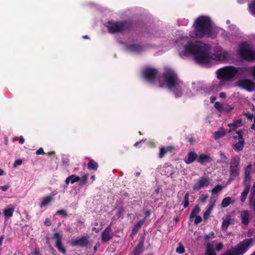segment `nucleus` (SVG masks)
I'll return each mask as SVG.
<instances>
[{
    "label": "nucleus",
    "instance_id": "a18cd8bd",
    "mask_svg": "<svg viewBox=\"0 0 255 255\" xmlns=\"http://www.w3.org/2000/svg\"><path fill=\"white\" fill-rule=\"evenodd\" d=\"M223 255H237V254L236 252H235L234 249H232V250L226 251Z\"/></svg>",
    "mask_w": 255,
    "mask_h": 255
},
{
    "label": "nucleus",
    "instance_id": "4468645a",
    "mask_svg": "<svg viewBox=\"0 0 255 255\" xmlns=\"http://www.w3.org/2000/svg\"><path fill=\"white\" fill-rule=\"evenodd\" d=\"M251 218V215L250 214L249 211L247 210L242 211L240 212V219L242 223L246 225H248Z\"/></svg>",
    "mask_w": 255,
    "mask_h": 255
},
{
    "label": "nucleus",
    "instance_id": "c9c22d12",
    "mask_svg": "<svg viewBox=\"0 0 255 255\" xmlns=\"http://www.w3.org/2000/svg\"><path fill=\"white\" fill-rule=\"evenodd\" d=\"M200 210V208L198 206L195 207L192 211L190 217L192 218L195 217L199 213Z\"/></svg>",
    "mask_w": 255,
    "mask_h": 255
},
{
    "label": "nucleus",
    "instance_id": "9d476101",
    "mask_svg": "<svg viewBox=\"0 0 255 255\" xmlns=\"http://www.w3.org/2000/svg\"><path fill=\"white\" fill-rule=\"evenodd\" d=\"M238 85L249 91H252L255 89V83L246 78L239 79L238 81Z\"/></svg>",
    "mask_w": 255,
    "mask_h": 255
},
{
    "label": "nucleus",
    "instance_id": "4be33fe9",
    "mask_svg": "<svg viewBox=\"0 0 255 255\" xmlns=\"http://www.w3.org/2000/svg\"><path fill=\"white\" fill-rule=\"evenodd\" d=\"M231 217L229 215H227L225 216L224 219H223L222 224V229L224 231H226L228 227L231 223Z\"/></svg>",
    "mask_w": 255,
    "mask_h": 255
},
{
    "label": "nucleus",
    "instance_id": "3c124183",
    "mask_svg": "<svg viewBox=\"0 0 255 255\" xmlns=\"http://www.w3.org/2000/svg\"><path fill=\"white\" fill-rule=\"evenodd\" d=\"M80 178L81 179L80 181H81L83 183H85L88 179V175L87 174H85Z\"/></svg>",
    "mask_w": 255,
    "mask_h": 255
},
{
    "label": "nucleus",
    "instance_id": "2eb2a0df",
    "mask_svg": "<svg viewBox=\"0 0 255 255\" xmlns=\"http://www.w3.org/2000/svg\"><path fill=\"white\" fill-rule=\"evenodd\" d=\"M113 237V234L111 232L110 226L107 227L103 232L102 234V240L103 242H107Z\"/></svg>",
    "mask_w": 255,
    "mask_h": 255
},
{
    "label": "nucleus",
    "instance_id": "864d4df0",
    "mask_svg": "<svg viewBox=\"0 0 255 255\" xmlns=\"http://www.w3.org/2000/svg\"><path fill=\"white\" fill-rule=\"evenodd\" d=\"M36 155H40V154L43 155L45 154V152L42 148H40L39 149H38L36 151Z\"/></svg>",
    "mask_w": 255,
    "mask_h": 255
},
{
    "label": "nucleus",
    "instance_id": "423d86ee",
    "mask_svg": "<svg viewBox=\"0 0 255 255\" xmlns=\"http://www.w3.org/2000/svg\"><path fill=\"white\" fill-rule=\"evenodd\" d=\"M129 23L126 21L114 22L109 21L107 27L109 32L111 33L121 32L128 28Z\"/></svg>",
    "mask_w": 255,
    "mask_h": 255
},
{
    "label": "nucleus",
    "instance_id": "2f4dec72",
    "mask_svg": "<svg viewBox=\"0 0 255 255\" xmlns=\"http://www.w3.org/2000/svg\"><path fill=\"white\" fill-rule=\"evenodd\" d=\"M143 223V221H140L134 224L132 229L133 234H135L138 232V231L140 229Z\"/></svg>",
    "mask_w": 255,
    "mask_h": 255
},
{
    "label": "nucleus",
    "instance_id": "4c0bfd02",
    "mask_svg": "<svg viewBox=\"0 0 255 255\" xmlns=\"http://www.w3.org/2000/svg\"><path fill=\"white\" fill-rule=\"evenodd\" d=\"M250 11L252 14L255 15V0L249 6Z\"/></svg>",
    "mask_w": 255,
    "mask_h": 255
},
{
    "label": "nucleus",
    "instance_id": "de8ad7c7",
    "mask_svg": "<svg viewBox=\"0 0 255 255\" xmlns=\"http://www.w3.org/2000/svg\"><path fill=\"white\" fill-rule=\"evenodd\" d=\"M220 158L221 160L224 162H226L227 161L228 158L225 155L224 153L221 152L220 154Z\"/></svg>",
    "mask_w": 255,
    "mask_h": 255
},
{
    "label": "nucleus",
    "instance_id": "6e6552de",
    "mask_svg": "<svg viewBox=\"0 0 255 255\" xmlns=\"http://www.w3.org/2000/svg\"><path fill=\"white\" fill-rule=\"evenodd\" d=\"M240 158L238 156L234 157L232 160L230 166V180H233L234 177L239 174V164Z\"/></svg>",
    "mask_w": 255,
    "mask_h": 255
},
{
    "label": "nucleus",
    "instance_id": "338daca9",
    "mask_svg": "<svg viewBox=\"0 0 255 255\" xmlns=\"http://www.w3.org/2000/svg\"><path fill=\"white\" fill-rule=\"evenodd\" d=\"M4 174V171L2 169L0 168V176Z\"/></svg>",
    "mask_w": 255,
    "mask_h": 255
},
{
    "label": "nucleus",
    "instance_id": "4d7b16f0",
    "mask_svg": "<svg viewBox=\"0 0 255 255\" xmlns=\"http://www.w3.org/2000/svg\"><path fill=\"white\" fill-rule=\"evenodd\" d=\"M9 186L6 185L0 186V189L2 190L3 191H6V190H7Z\"/></svg>",
    "mask_w": 255,
    "mask_h": 255
},
{
    "label": "nucleus",
    "instance_id": "79ce46f5",
    "mask_svg": "<svg viewBox=\"0 0 255 255\" xmlns=\"http://www.w3.org/2000/svg\"><path fill=\"white\" fill-rule=\"evenodd\" d=\"M233 108L231 107L230 106L226 104L223 105V111H225L226 112H230L232 111Z\"/></svg>",
    "mask_w": 255,
    "mask_h": 255
},
{
    "label": "nucleus",
    "instance_id": "f3484780",
    "mask_svg": "<svg viewBox=\"0 0 255 255\" xmlns=\"http://www.w3.org/2000/svg\"><path fill=\"white\" fill-rule=\"evenodd\" d=\"M15 207L13 205H9L3 210V213L6 219H8L13 216Z\"/></svg>",
    "mask_w": 255,
    "mask_h": 255
},
{
    "label": "nucleus",
    "instance_id": "6e6d98bb",
    "mask_svg": "<svg viewBox=\"0 0 255 255\" xmlns=\"http://www.w3.org/2000/svg\"><path fill=\"white\" fill-rule=\"evenodd\" d=\"M255 194V182L254 183V185L253 188L251 189V194L250 195L254 196Z\"/></svg>",
    "mask_w": 255,
    "mask_h": 255
},
{
    "label": "nucleus",
    "instance_id": "f257e3e1",
    "mask_svg": "<svg viewBox=\"0 0 255 255\" xmlns=\"http://www.w3.org/2000/svg\"><path fill=\"white\" fill-rule=\"evenodd\" d=\"M188 39L187 36L181 35L176 41L177 43L183 45V46L179 48L180 56L183 58L193 56L197 63L205 64L209 63L212 59L223 61L228 60L230 57L229 52L220 46L215 47L214 53L211 55V46L209 44L200 41H188Z\"/></svg>",
    "mask_w": 255,
    "mask_h": 255
},
{
    "label": "nucleus",
    "instance_id": "39448f33",
    "mask_svg": "<svg viewBox=\"0 0 255 255\" xmlns=\"http://www.w3.org/2000/svg\"><path fill=\"white\" fill-rule=\"evenodd\" d=\"M238 51L239 55L246 60L252 61L255 59V50L252 46L247 42L240 44Z\"/></svg>",
    "mask_w": 255,
    "mask_h": 255
},
{
    "label": "nucleus",
    "instance_id": "680f3d73",
    "mask_svg": "<svg viewBox=\"0 0 255 255\" xmlns=\"http://www.w3.org/2000/svg\"><path fill=\"white\" fill-rule=\"evenodd\" d=\"M216 99V98L215 97H211L210 98L211 103H213L215 101Z\"/></svg>",
    "mask_w": 255,
    "mask_h": 255
},
{
    "label": "nucleus",
    "instance_id": "7ed1b4c3",
    "mask_svg": "<svg viewBox=\"0 0 255 255\" xmlns=\"http://www.w3.org/2000/svg\"><path fill=\"white\" fill-rule=\"evenodd\" d=\"M193 27L194 29L189 32V36L193 38H202L205 36L215 37L220 30L207 16H200L197 18Z\"/></svg>",
    "mask_w": 255,
    "mask_h": 255
},
{
    "label": "nucleus",
    "instance_id": "774afa93",
    "mask_svg": "<svg viewBox=\"0 0 255 255\" xmlns=\"http://www.w3.org/2000/svg\"><path fill=\"white\" fill-rule=\"evenodd\" d=\"M246 0H237L238 2L240 3H244Z\"/></svg>",
    "mask_w": 255,
    "mask_h": 255
},
{
    "label": "nucleus",
    "instance_id": "f8f14e48",
    "mask_svg": "<svg viewBox=\"0 0 255 255\" xmlns=\"http://www.w3.org/2000/svg\"><path fill=\"white\" fill-rule=\"evenodd\" d=\"M54 238L56 240L55 247L58 249V250L63 253L65 254L66 251L64 248L63 246L62 243V236H60V234L58 233H55L54 234Z\"/></svg>",
    "mask_w": 255,
    "mask_h": 255
},
{
    "label": "nucleus",
    "instance_id": "69168bd1",
    "mask_svg": "<svg viewBox=\"0 0 255 255\" xmlns=\"http://www.w3.org/2000/svg\"><path fill=\"white\" fill-rule=\"evenodd\" d=\"M3 240V237H2H2H1L0 238V246L1 245V244H2V242Z\"/></svg>",
    "mask_w": 255,
    "mask_h": 255
},
{
    "label": "nucleus",
    "instance_id": "dca6fc26",
    "mask_svg": "<svg viewBox=\"0 0 255 255\" xmlns=\"http://www.w3.org/2000/svg\"><path fill=\"white\" fill-rule=\"evenodd\" d=\"M238 141L233 145V148L237 151H241L244 147V140L241 135H239L238 138Z\"/></svg>",
    "mask_w": 255,
    "mask_h": 255
},
{
    "label": "nucleus",
    "instance_id": "ddd939ff",
    "mask_svg": "<svg viewBox=\"0 0 255 255\" xmlns=\"http://www.w3.org/2000/svg\"><path fill=\"white\" fill-rule=\"evenodd\" d=\"M88 243V239L85 237L72 239L71 242V244L73 246L85 247Z\"/></svg>",
    "mask_w": 255,
    "mask_h": 255
},
{
    "label": "nucleus",
    "instance_id": "a19ab883",
    "mask_svg": "<svg viewBox=\"0 0 255 255\" xmlns=\"http://www.w3.org/2000/svg\"><path fill=\"white\" fill-rule=\"evenodd\" d=\"M215 107L220 112H223V105L217 102L215 103Z\"/></svg>",
    "mask_w": 255,
    "mask_h": 255
},
{
    "label": "nucleus",
    "instance_id": "09e8293b",
    "mask_svg": "<svg viewBox=\"0 0 255 255\" xmlns=\"http://www.w3.org/2000/svg\"><path fill=\"white\" fill-rule=\"evenodd\" d=\"M223 248V245L222 243H220L216 245V250L217 251H221Z\"/></svg>",
    "mask_w": 255,
    "mask_h": 255
},
{
    "label": "nucleus",
    "instance_id": "b1692460",
    "mask_svg": "<svg viewBox=\"0 0 255 255\" xmlns=\"http://www.w3.org/2000/svg\"><path fill=\"white\" fill-rule=\"evenodd\" d=\"M214 206L215 202L210 201V204L208 205L207 209L204 214L203 218L204 219H207L208 218Z\"/></svg>",
    "mask_w": 255,
    "mask_h": 255
},
{
    "label": "nucleus",
    "instance_id": "bb28decb",
    "mask_svg": "<svg viewBox=\"0 0 255 255\" xmlns=\"http://www.w3.org/2000/svg\"><path fill=\"white\" fill-rule=\"evenodd\" d=\"M52 200V197L51 196H46L44 197L40 204V207L42 208L47 206L49 203L51 202Z\"/></svg>",
    "mask_w": 255,
    "mask_h": 255
},
{
    "label": "nucleus",
    "instance_id": "052dcab7",
    "mask_svg": "<svg viewBox=\"0 0 255 255\" xmlns=\"http://www.w3.org/2000/svg\"><path fill=\"white\" fill-rule=\"evenodd\" d=\"M219 96L221 98H225L226 97V94L224 93H220Z\"/></svg>",
    "mask_w": 255,
    "mask_h": 255
},
{
    "label": "nucleus",
    "instance_id": "e433bc0d",
    "mask_svg": "<svg viewBox=\"0 0 255 255\" xmlns=\"http://www.w3.org/2000/svg\"><path fill=\"white\" fill-rule=\"evenodd\" d=\"M189 194L187 193L184 197V201L183 202L184 208H186L189 205Z\"/></svg>",
    "mask_w": 255,
    "mask_h": 255
},
{
    "label": "nucleus",
    "instance_id": "1a4fd4ad",
    "mask_svg": "<svg viewBox=\"0 0 255 255\" xmlns=\"http://www.w3.org/2000/svg\"><path fill=\"white\" fill-rule=\"evenodd\" d=\"M142 74L147 82L153 83L157 78V71L154 68L147 67L143 70Z\"/></svg>",
    "mask_w": 255,
    "mask_h": 255
},
{
    "label": "nucleus",
    "instance_id": "20e7f679",
    "mask_svg": "<svg viewBox=\"0 0 255 255\" xmlns=\"http://www.w3.org/2000/svg\"><path fill=\"white\" fill-rule=\"evenodd\" d=\"M158 80L160 87L166 86L173 92L176 97L181 96L183 84L179 80L176 74L173 70L167 69L164 76L159 77Z\"/></svg>",
    "mask_w": 255,
    "mask_h": 255
},
{
    "label": "nucleus",
    "instance_id": "aec40b11",
    "mask_svg": "<svg viewBox=\"0 0 255 255\" xmlns=\"http://www.w3.org/2000/svg\"><path fill=\"white\" fill-rule=\"evenodd\" d=\"M129 51L134 53H139L143 50V47L140 45L131 44L127 46Z\"/></svg>",
    "mask_w": 255,
    "mask_h": 255
},
{
    "label": "nucleus",
    "instance_id": "393cba45",
    "mask_svg": "<svg viewBox=\"0 0 255 255\" xmlns=\"http://www.w3.org/2000/svg\"><path fill=\"white\" fill-rule=\"evenodd\" d=\"M173 147L171 146H168L167 147H161L160 149L159 157L161 158H162L167 152H171L173 150Z\"/></svg>",
    "mask_w": 255,
    "mask_h": 255
},
{
    "label": "nucleus",
    "instance_id": "f03ea898",
    "mask_svg": "<svg viewBox=\"0 0 255 255\" xmlns=\"http://www.w3.org/2000/svg\"><path fill=\"white\" fill-rule=\"evenodd\" d=\"M216 73L219 80L214 82L211 86L212 90L214 92L221 90L226 82L235 77L252 76L255 79V66L244 67L226 66L218 70Z\"/></svg>",
    "mask_w": 255,
    "mask_h": 255
},
{
    "label": "nucleus",
    "instance_id": "49530a36",
    "mask_svg": "<svg viewBox=\"0 0 255 255\" xmlns=\"http://www.w3.org/2000/svg\"><path fill=\"white\" fill-rule=\"evenodd\" d=\"M56 213L57 214L60 215H61V216H62L63 217H66V216H67V214L66 211L65 210H63V209L58 210L56 212Z\"/></svg>",
    "mask_w": 255,
    "mask_h": 255
},
{
    "label": "nucleus",
    "instance_id": "6ab92c4d",
    "mask_svg": "<svg viewBox=\"0 0 255 255\" xmlns=\"http://www.w3.org/2000/svg\"><path fill=\"white\" fill-rule=\"evenodd\" d=\"M212 161V158L207 154H200L197 158V161L201 164H204L205 162H210Z\"/></svg>",
    "mask_w": 255,
    "mask_h": 255
},
{
    "label": "nucleus",
    "instance_id": "ea45409f",
    "mask_svg": "<svg viewBox=\"0 0 255 255\" xmlns=\"http://www.w3.org/2000/svg\"><path fill=\"white\" fill-rule=\"evenodd\" d=\"M251 176H245L244 184L246 186H249L251 183Z\"/></svg>",
    "mask_w": 255,
    "mask_h": 255
},
{
    "label": "nucleus",
    "instance_id": "0eeeda50",
    "mask_svg": "<svg viewBox=\"0 0 255 255\" xmlns=\"http://www.w3.org/2000/svg\"><path fill=\"white\" fill-rule=\"evenodd\" d=\"M254 242L252 238L246 239L240 242L234 249L237 255H243L249 249Z\"/></svg>",
    "mask_w": 255,
    "mask_h": 255
},
{
    "label": "nucleus",
    "instance_id": "13d9d810",
    "mask_svg": "<svg viewBox=\"0 0 255 255\" xmlns=\"http://www.w3.org/2000/svg\"><path fill=\"white\" fill-rule=\"evenodd\" d=\"M44 224L45 225H46L47 226H49L51 225V222L49 219L47 218V219H46V220L45 221Z\"/></svg>",
    "mask_w": 255,
    "mask_h": 255
},
{
    "label": "nucleus",
    "instance_id": "72a5a7b5",
    "mask_svg": "<svg viewBox=\"0 0 255 255\" xmlns=\"http://www.w3.org/2000/svg\"><path fill=\"white\" fill-rule=\"evenodd\" d=\"M250 203L249 206L251 208H252L255 212V198L254 196L250 195Z\"/></svg>",
    "mask_w": 255,
    "mask_h": 255
},
{
    "label": "nucleus",
    "instance_id": "c03bdc74",
    "mask_svg": "<svg viewBox=\"0 0 255 255\" xmlns=\"http://www.w3.org/2000/svg\"><path fill=\"white\" fill-rule=\"evenodd\" d=\"M22 163V160L21 159H18L14 161L13 167V168H16L17 167L21 165Z\"/></svg>",
    "mask_w": 255,
    "mask_h": 255
},
{
    "label": "nucleus",
    "instance_id": "58836bf2",
    "mask_svg": "<svg viewBox=\"0 0 255 255\" xmlns=\"http://www.w3.org/2000/svg\"><path fill=\"white\" fill-rule=\"evenodd\" d=\"M176 251L178 254H181L184 253L185 249L183 246L181 244H179L178 247L176 248Z\"/></svg>",
    "mask_w": 255,
    "mask_h": 255
},
{
    "label": "nucleus",
    "instance_id": "f704fd0d",
    "mask_svg": "<svg viewBox=\"0 0 255 255\" xmlns=\"http://www.w3.org/2000/svg\"><path fill=\"white\" fill-rule=\"evenodd\" d=\"M225 134V131L224 130H221L215 132L214 137L215 139H218L223 137Z\"/></svg>",
    "mask_w": 255,
    "mask_h": 255
},
{
    "label": "nucleus",
    "instance_id": "412c9836",
    "mask_svg": "<svg viewBox=\"0 0 255 255\" xmlns=\"http://www.w3.org/2000/svg\"><path fill=\"white\" fill-rule=\"evenodd\" d=\"M80 177L79 176H77L74 174H73L69 177H68L65 180V183L66 186L71 183V184H73L75 182H79L80 181Z\"/></svg>",
    "mask_w": 255,
    "mask_h": 255
},
{
    "label": "nucleus",
    "instance_id": "bf43d9fd",
    "mask_svg": "<svg viewBox=\"0 0 255 255\" xmlns=\"http://www.w3.org/2000/svg\"><path fill=\"white\" fill-rule=\"evenodd\" d=\"M19 143L22 144L24 142V139L22 136H20L19 138Z\"/></svg>",
    "mask_w": 255,
    "mask_h": 255
},
{
    "label": "nucleus",
    "instance_id": "37998d69",
    "mask_svg": "<svg viewBox=\"0 0 255 255\" xmlns=\"http://www.w3.org/2000/svg\"><path fill=\"white\" fill-rule=\"evenodd\" d=\"M251 170V165H249L247 167H246L245 170V176H250Z\"/></svg>",
    "mask_w": 255,
    "mask_h": 255
},
{
    "label": "nucleus",
    "instance_id": "603ef678",
    "mask_svg": "<svg viewBox=\"0 0 255 255\" xmlns=\"http://www.w3.org/2000/svg\"><path fill=\"white\" fill-rule=\"evenodd\" d=\"M62 162L65 164H68L69 162V159L67 156L64 155L62 157Z\"/></svg>",
    "mask_w": 255,
    "mask_h": 255
},
{
    "label": "nucleus",
    "instance_id": "5701e85b",
    "mask_svg": "<svg viewBox=\"0 0 255 255\" xmlns=\"http://www.w3.org/2000/svg\"><path fill=\"white\" fill-rule=\"evenodd\" d=\"M197 159V155L194 152H190L188 154L187 159L185 160V162L189 164L191 163L196 159Z\"/></svg>",
    "mask_w": 255,
    "mask_h": 255
},
{
    "label": "nucleus",
    "instance_id": "0e129e2a",
    "mask_svg": "<svg viewBox=\"0 0 255 255\" xmlns=\"http://www.w3.org/2000/svg\"><path fill=\"white\" fill-rule=\"evenodd\" d=\"M101 229H97L96 228H93V231H95V232H96V233L99 232V231H100Z\"/></svg>",
    "mask_w": 255,
    "mask_h": 255
},
{
    "label": "nucleus",
    "instance_id": "9b49d317",
    "mask_svg": "<svg viewBox=\"0 0 255 255\" xmlns=\"http://www.w3.org/2000/svg\"><path fill=\"white\" fill-rule=\"evenodd\" d=\"M209 184L210 180L208 178L202 177L193 185V189L198 191L202 188L208 187Z\"/></svg>",
    "mask_w": 255,
    "mask_h": 255
},
{
    "label": "nucleus",
    "instance_id": "8fccbe9b",
    "mask_svg": "<svg viewBox=\"0 0 255 255\" xmlns=\"http://www.w3.org/2000/svg\"><path fill=\"white\" fill-rule=\"evenodd\" d=\"M195 217H195V219L194 222H195V223L196 224H197L200 223L202 221V218L200 216H196Z\"/></svg>",
    "mask_w": 255,
    "mask_h": 255
},
{
    "label": "nucleus",
    "instance_id": "a211bd4d",
    "mask_svg": "<svg viewBox=\"0 0 255 255\" xmlns=\"http://www.w3.org/2000/svg\"><path fill=\"white\" fill-rule=\"evenodd\" d=\"M144 240H141L139 241L138 245L133 251V255H140L143 251Z\"/></svg>",
    "mask_w": 255,
    "mask_h": 255
},
{
    "label": "nucleus",
    "instance_id": "a878e982",
    "mask_svg": "<svg viewBox=\"0 0 255 255\" xmlns=\"http://www.w3.org/2000/svg\"><path fill=\"white\" fill-rule=\"evenodd\" d=\"M215 245V244L214 242L207 244L206 255H216L214 251V246Z\"/></svg>",
    "mask_w": 255,
    "mask_h": 255
},
{
    "label": "nucleus",
    "instance_id": "c85d7f7f",
    "mask_svg": "<svg viewBox=\"0 0 255 255\" xmlns=\"http://www.w3.org/2000/svg\"><path fill=\"white\" fill-rule=\"evenodd\" d=\"M87 166L89 169L93 170H96L98 167V163L92 159L90 160Z\"/></svg>",
    "mask_w": 255,
    "mask_h": 255
},
{
    "label": "nucleus",
    "instance_id": "cd10ccee",
    "mask_svg": "<svg viewBox=\"0 0 255 255\" xmlns=\"http://www.w3.org/2000/svg\"><path fill=\"white\" fill-rule=\"evenodd\" d=\"M250 188L249 186H246L244 188V191L241 193V200L242 202H244L246 200L247 195L250 191Z\"/></svg>",
    "mask_w": 255,
    "mask_h": 255
},
{
    "label": "nucleus",
    "instance_id": "c756f323",
    "mask_svg": "<svg viewBox=\"0 0 255 255\" xmlns=\"http://www.w3.org/2000/svg\"><path fill=\"white\" fill-rule=\"evenodd\" d=\"M234 201H232L231 198L229 197L225 198L222 201L221 206L223 208L227 207L231 203H233Z\"/></svg>",
    "mask_w": 255,
    "mask_h": 255
},
{
    "label": "nucleus",
    "instance_id": "5fc2aeb1",
    "mask_svg": "<svg viewBox=\"0 0 255 255\" xmlns=\"http://www.w3.org/2000/svg\"><path fill=\"white\" fill-rule=\"evenodd\" d=\"M208 198V196L207 195H202L200 198V200H201V202H205L207 199V198Z\"/></svg>",
    "mask_w": 255,
    "mask_h": 255
},
{
    "label": "nucleus",
    "instance_id": "e2e57ef3",
    "mask_svg": "<svg viewBox=\"0 0 255 255\" xmlns=\"http://www.w3.org/2000/svg\"><path fill=\"white\" fill-rule=\"evenodd\" d=\"M230 28L232 30H235L237 28V27L235 25H231L229 26Z\"/></svg>",
    "mask_w": 255,
    "mask_h": 255
},
{
    "label": "nucleus",
    "instance_id": "473e14b6",
    "mask_svg": "<svg viewBox=\"0 0 255 255\" xmlns=\"http://www.w3.org/2000/svg\"><path fill=\"white\" fill-rule=\"evenodd\" d=\"M223 189V187L222 185L218 184L216 185L212 190V195H217Z\"/></svg>",
    "mask_w": 255,
    "mask_h": 255
},
{
    "label": "nucleus",
    "instance_id": "7c9ffc66",
    "mask_svg": "<svg viewBox=\"0 0 255 255\" xmlns=\"http://www.w3.org/2000/svg\"><path fill=\"white\" fill-rule=\"evenodd\" d=\"M242 120H238L235 121L232 124H229L228 126L231 127L232 129L235 130L237 128L241 126Z\"/></svg>",
    "mask_w": 255,
    "mask_h": 255
}]
</instances>
